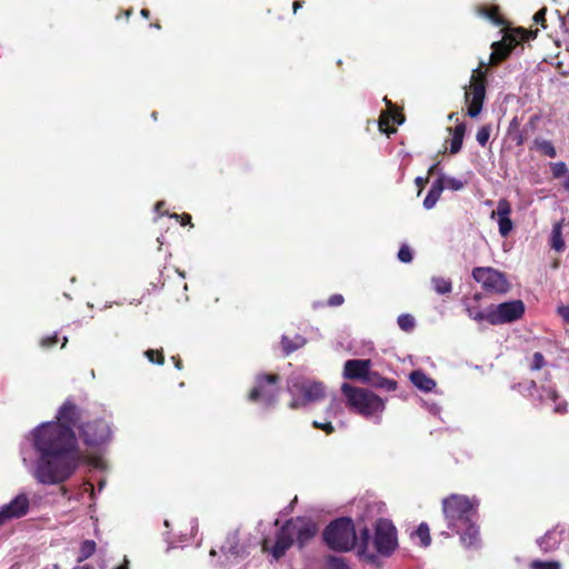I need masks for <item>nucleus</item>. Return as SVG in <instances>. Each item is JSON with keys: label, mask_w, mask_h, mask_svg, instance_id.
<instances>
[{"label": "nucleus", "mask_w": 569, "mask_h": 569, "mask_svg": "<svg viewBox=\"0 0 569 569\" xmlns=\"http://www.w3.org/2000/svg\"><path fill=\"white\" fill-rule=\"evenodd\" d=\"M78 432L83 443L91 448L100 447L111 438L110 426L102 418L86 421Z\"/></svg>", "instance_id": "1a4fd4ad"}, {"label": "nucleus", "mask_w": 569, "mask_h": 569, "mask_svg": "<svg viewBox=\"0 0 569 569\" xmlns=\"http://www.w3.org/2000/svg\"><path fill=\"white\" fill-rule=\"evenodd\" d=\"M30 509V499L27 493H19L9 503L0 507V527L6 523L20 519L28 515Z\"/></svg>", "instance_id": "4468645a"}, {"label": "nucleus", "mask_w": 569, "mask_h": 569, "mask_svg": "<svg viewBox=\"0 0 569 569\" xmlns=\"http://www.w3.org/2000/svg\"><path fill=\"white\" fill-rule=\"evenodd\" d=\"M537 545L545 553L559 549L569 552V526L558 523L537 539Z\"/></svg>", "instance_id": "9b49d317"}, {"label": "nucleus", "mask_w": 569, "mask_h": 569, "mask_svg": "<svg viewBox=\"0 0 569 569\" xmlns=\"http://www.w3.org/2000/svg\"><path fill=\"white\" fill-rule=\"evenodd\" d=\"M58 342H59L58 335L54 333L52 336H48V337L42 338L41 341H40V346L43 349H50V348H53Z\"/></svg>", "instance_id": "79ce46f5"}, {"label": "nucleus", "mask_w": 569, "mask_h": 569, "mask_svg": "<svg viewBox=\"0 0 569 569\" xmlns=\"http://www.w3.org/2000/svg\"><path fill=\"white\" fill-rule=\"evenodd\" d=\"M562 222L558 221L553 224L551 237H550V247L555 249L556 251L560 252L563 251L566 248L563 238H562Z\"/></svg>", "instance_id": "c85d7f7f"}, {"label": "nucleus", "mask_w": 569, "mask_h": 569, "mask_svg": "<svg viewBox=\"0 0 569 569\" xmlns=\"http://www.w3.org/2000/svg\"><path fill=\"white\" fill-rule=\"evenodd\" d=\"M472 278L480 283L487 292L502 295L507 293L511 287L506 274L491 267L473 268Z\"/></svg>", "instance_id": "6e6552de"}, {"label": "nucleus", "mask_w": 569, "mask_h": 569, "mask_svg": "<svg viewBox=\"0 0 569 569\" xmlns=\"http://www.w3.org/2000/svg\"><path fill=\"white\" fill-rule=\"evenodd\" d=\"M410 381L416 386L418 389L429 392L433 390L436 387V381L428 377L423 371L421 370H415L410 373Z\"/></svg>", "instance_id": "b1692460"}, {"label": "nucleus", "mask_w": 569, "mask_h": 569, "mask_svg": "<svg viewBox=\"0 0 569 569\" xmlns=\"http://www.w3.org/2000/svg\"><path fill=\"white\" fill-rule=\"evenodd\" d=\"M171 361L173 362L174 367L178 369V370H182L183 369V365H182V360L180 358L179 355L177 356H172L171 357Z\"/></svg>", "instance_id": "5fc2aeb1"}, {"label": "nucleus", "mask_w": 569, "mask_h": 569, "mask_svg": "<svg viewBox=\"0 0 569 569\" xmlns=\"http://www.w3.org/2000/svg\"><path fill=\"white\" fill-rule=\"evenodd\" d=\"M437 164H433L429 168L428 170V176L432 174L435 172V169H436Z\"/></svg>", "instance_id": "052dcab7"}, {"label": "nucleus", "mask_w": 569, "mask_h": 569, "mask_svg": "<svg viewBox=\"0 0 569 569\" xmlns=\"http://www.w3.org/2000/svg\"><path fill=\"white\" fill-rule=\"evenodd\" d=\"M268 543V539L262 541V550L270 551L276 560L282 558L286 552L295 545V538L287 521L277 531L274 545L269 548Z\"/></svg>", "instance_id": "2eb2a0df"}, {"label": "nucleus", "mask_w": 569, "mask_h": 569, "mask_svg": "<svg viewBox=\"0 0 569 569\" xmlns=\"http://www.w3.org/2000/svg\"><path fill=\"white\" fill-rule=\"evenodd\" d=\"M306 342L307 340L300 335H295L292 338L283 335L281 338V347L286 355H290L299 348L303 347Z\"/></svg>", "instance_id": "cd10ccee"}, {"label": "nucleus", "mask_w": 569, "mask_h": 569, "mask_svg": "<svg viewBox=\"0 0 569 569\" xmlns=\"http://www.w3.org/2000/svg\"><path fill=\"white\" fill-rule=\"evenodd\" d=\"M97 545L93 540H84L80 545L78 561L90 558L96 551Z\"/></svg>", "instance_id": "473e14b6"}, {"label": "nucleus", "mask_w": 569, "mask_h": 569, "mask_svg": "<svg viewBox=\"0 0 569 569\" xmlns=\"http://www.w3.org/2000/svg\"><path fill=\"white\" fill-rule=\"evenodd\" d=\"M114 569H129V560L124 559L123 563L116 567Z\"/></svg>", "instance_id": "13d9d810"}, {"label": "nucleus", "mask_w": 569, "mask_h": 569, "mask_svg": "<svg viewBox=\"0 0 569 569\" xmlns=\"http://www.w3.org/2000/svg\"><path fill=\"white\" fill-rule=\"evenodd\" d=\"M467 311H468L469 317L476 321L487 320V312H483L480 310H475L472 308H468Z\"/></svg>", "instance_id": "49530a36"}, {"label": "nucleus", "mask_w": 569, "mask_h": 569, "mask_svg": "<svg viewBox=\"0 0 569 569\" xmlns=\"http://www.w3.org/2000/svg\"><path fill=\"white\" fill-rule=\"evenodd\" d=\"M511 204L507 199H500L497 204V210L492 211L491 218L498 216L499 233L502 237H507L513 228V223L510 219Z\"/></svg>", "instance_id": "6ab92c4d"}, {"label": "nucleus", "mask_w": 569, "mask_h": 569, "mask_svg": "<svg viewBox=\"0 0 569 569\" xmlns=\"http://www.w3.org/2000/svg\"><path fill=\"white\" fill-rule=\"evenodd\" d=\"M535 147L545 156L549 158H555L557 156V151L555 146L549 140L536 139Z\"/></svg>", "instance_id": "2f4dec72"}, {"label": "nucleus", "mask_w": 569, "mask_h": 569, "mask_svg": "<svg viewBox=\"0 0 569 569\" xmlns=\"http://www.w3.org/2000/svg\"><path fill=\"white\" fill-rule=\"evenodd\" d=\"M513 139L516 140V144L519 147L525 142V137L521 132H519Z\"/></svg>", "instance_id": "6e6d98bb"}, {"label": "nucleus", "mask_w": 569, "mask_h": 569, "mask_svg": "<svg viewBox=\"0 0 569 569\" xmlns=\"http://www.w3.org/2000/svg\"><path fill=\"white\" fill-rule=\"evenodd\" d=\"M322 538L325 543L333 551L346 552L359 547V555L366 556L373 561L375 553H369L370 530L365 527L360 530V538L356 533L355 523L351 518L342 517L331 521L323 530Z\"/></svg>", "instance_id": "f03ea898"}, {"label": "nucleus", "mask_w": 569, "mask_h": 569, "mask_svg": "<svg viewBox=\"0 0 569 569\" xmlns=\"http://www.w3.org/2000/svg\"><path fill=\"white\" fill-rule=\"evenodd\" d=\"M456 116H457V113L452 112V113H450V114H449V117H448V118H449V120H452V119H455V118H456Z\"/></svg>", "instance_id": "338daca9"}, {"label": "nucleus", "mask_w": 569, "mask_h": 569, "mask_svg": "<svg viewBox=\"0 0 569 569\" xmlns=\"http://www.w3.org/2000/svg\"><path fill=\"white\" fill-rule=\"evenodd\" d=\"M480 297H481V296H480L479 293L475 295V299H476V300H479V299H480Z\"/></svg>", "instance_id": "774afa93"}, {"label": "nucleus", "mask_w": 569, "mask_h": 569, "mask_svg": "<svg viewBox=\"0 0 569 569\" xmlns=\"http://www.w3.org/2000/svg\"><path fill=\"white\" fill-rule=\"evenodd\" d=\"M172 218H174L177 221H179V223L181 226H190V227H193L192 222H191V216L189 213H181V214H178V213H173L171 216Z\"/></svg>", "instance_id": "a18cd8bd"}, {"label": "nucleus", "mask_w": 569, "mask_h": 569, "mask_svg": "<svg viewBox=\"0 0 569 569\" xmlns=\"http://www.w3.org/2000/svg\"><path fill=\"white\" fill-rule=\"evenodd\" d=\"M67 342H68V338L63 337L61 348H63L67 345Z\"/></svg>", "instance_id": "69168bd1"}, {"label": "nucleus", "mask_w": 569, "mask_h": 569, "mask_svg": "<svg viewBox=\"0 0 569 569\" xmlns=\"http://www.w3.org/2000/svg\"><path fill=\"white\" fill-rule=\"evenodd\" d=\"M443 177L438 178L431 186L430 190L428 191L425 200H423V207L426 209H431L436 206L437 201L439 200L445 186H443Z\"/></svg>", "instance_id": "393cba45"}, {"label": "nucleus", "mask_w": 569, "mask_h": 569, "mask_svg": "<svg viewBox=\"0 0 569 569\" xmlns=\"http://www.w3.org/2000/svg\"><path fill=\"white\" fill-rule=\"evenodd\" d=\"M459 536L461 543L467 548L478 547L480 543V530L478 526V515L469 522L453 529Z\"/></svg>", "instance_id": "a211bd4d"}, {"label": "nucleus", "mask_w": 569, "mask_h": 569, "mask_svg": "<svg viewBox=\"0 0 569 569\" xmlns=\"http://www.w3.org/2000/svg\"><path fill=\"white\" fill-rule=\"evenodd\" d=\"M545 357L541 352H535L532 356V362L530 365L531 370H540L545 366Z\"/></svg>", "instance_id": "a19ab883"}, {"label": "nucleus", "mask_w": 569, "mask_h": 569, "mask_svg": "<svg viewBox=\"0 0 569 569\" xmlns=\"http://www.w3.org/2000/svg\"><path fill=\"white\" fill-rule=\"evenodd\" d=\"M84 409L77 405L76 400L72 397L67 398L63 403L58 409L56 416V423H62L64 426H69V428L80 429V426L84 423Z\"/></svg>", "instance_id": "ddd939ff"}, {"label": "nucleus", "mask_w": 569, "mask_h": 569, "mask_svg": "<svg viewBox=\"0 0 569 569\" xmlns=\"http://www.w3.org/2000/svg\"><path fill=\"white\" fill-rule=\"evenodd\" d=\"M74 569H94L91 566L76 567Z\"/></svg>", "instance_id": "680f3d73"}, {"label": "nucleus", "mask_w": 569, "mask_h": 569, "mask_svg": "<svg viewBox=\"0 0 569 569\" xmlns=\"http://www.w3.org/2000/svg\"><path fill=\"white\" fill-rule=\"evenodd\" d=\"M370 359H350L345 362L343 377L350 380H360L366 383L370 373Z\"/></svg>", "instance_id": "dca6fc26"}, {"label": "nucleus", "mask_w": 569, "mask_h": 569, "mask_svg": "<svg viewBox=\"0 0 569 569\" xmlns=\"http://www.w3.org/2000/svg\"><path fill=\"white\" fill-rule=\"evenodd\" d=\"M144 356L151 363L160 366L164 363V355L162 349H148L144 351Z\"/></svg>", "instance_id": "e433bc0d"}, {"label": "nucleus", "mask_w": 569, "mask_h": 569, "mask_svg": "<svg viewBox=\"0 0 569 569\" xmlns=\"http://www.w3.org/2000/svg\"><path fill=\"white\" fill-rule=\"evenodd\" d=\"M479 500L465 495L451 493L442 499L441 508L449 529L469 522L478 515Z\"/></svg>", "instance_id": "7ed1b4c3"}, {"label": "nucleus", "mask_w": 569, "mask_h": 569, "mask_svg": "<svg viewBox=\"0 0 569 569\" xmlns=\"http://www.w3.org/2000/svg\"><path fill=\"white\" fill-rule=\"evenodd\" d=\"M428 180H429V177H426V178L417 177L415 179L416 186L419 188V193L422 191L425 186L428 183Z\"/></svg>", "instance_id": "603ef678"}, {"label": "nucleus", "mask_w": 569, "mask_h": 569, "mask_svg": "<svg viewBox=\"0 0 569 569\" xmlns=\"http://www.w3.org/2000/svg\"><path fill=\"white\" fill-rule=\"evenodd\" d=\"M431 281L435 291L439 295H446L452 291V283L449 279L442 277H433Z\"/></svg>", "instance_id": "7c9ffc66"}, {"label": "nucleus", "mask_w": 569, "mask_h": 569, "mask_svg": "<svg viewBox=\"0 0 569 569\" xmlns=\"http://www.w3.org/2000/svg\"><path fill=\"white\" fill-rule=\"evenodd\" d=\"M558 315L569 323V306H560L558 308Z\"/></svg>", "instance_id": "3c124183"}, {"label": "nucleus", "mask_w": 569, "mask_h": 569, "mask_svg": "<svg viewBox=\"0 0 569 569\" xmlns=\"http://www.w3.org/2000/svg\"><path fill=\"white\" fill-rule=\"evenodd\" d=\"M161 206H162V202H158V203L156 204V210H157V211L162 210V207H161Z\"/></svg>", "instance_id": "e2e57ef3"}, {"label": "nucleus", "mask_w": 569, "mask_h": 569, "mask_svg": "<svg viewBox=\"0 0 569 569\" xmlns=\"http://www.w3.org/2000/svg\"><path fill=\"white\" fill-rule=\"evenodd\" d=\"M33 448L38 453L36 479L42 485H58L68 480L82 460L73 429L53 421L32 431Z\"/></svg>", "instance_id": "f257e3e1"}, {"label": "nucleus", "mask_w": 569, "mask_h": 569, "mask_svg": "<svg viewBox=\"0 0 569 569\" xmlns=\"http://www.w3.org/2000/svg\"><path fill=\"white\" fill-rule=\"evenodd\" d=\"M341 391L347 399L348 408L360 416L368 418L385 410L383 400L372 391L349 383H343Z\"/></svg>", "instance_id": "20e7f679"}, {"label": "nucleus", "mask_w": 569, "mask_h": 569, "mask_svg": "<svg viewBox=\"0 0 569 569\" xmlns=\"http://www.w3.org/2000/svg\"><path fill=\"white\" fill-rule=\"evenodd\" d=\"M287 522L295 538V543L300 550L317 536L319 530L318 525L306 517L290 518Z\"/></svg>", "instance_id": "f8f14e48"}, {"label": "nucleus", "mask_w": 569, "mask_h": 569, "mask_svg": "<svg viewBox=\"0 0 569 569\" xmlns=\"http://www.w3.org/2000/svg\"><path fill=\"white\" fill-rule=\"evenodd\" d=\"M398 259L401 262L409 263L412 261V252L407 244H402L398 251Z\"/></svg>", "instance_id": "58836bf2"}, {"label": "nucleus", "mask_w": 569, "mask_h": 569, "mask_svg": "<svg viewBox=\"0 0 569 569\" xmlns=\"http://www.w3.org/2000/svg\"><path fill=\"white\" fill-rule=\"evenodd\" d=\"M413 536H416L420 540V545L422 547H429L431 543V537H430V529L429 526L426 522H421L416 531L413 532Z\"/></svg>", "instance_id": "c756f323"}, {"label": "nucleus", "mask_w": 569, "mask_h": 569, "mask_svg": "<svg viewBox=\"0 0 569 569\" xmlns=\"http://www.w3.org/2000/svg\"><path fill=\"white\" fill-rule=\"evenodd\" d=\"M485 67V62H480L479 67L473 70L469 90L465 94L468 103L467 114L471 118H477L483 107L487 84V69Z\"/></svg>", "instance_id": "423d86ee"}, {"label": "nucleus", "mask_w": 569, "mask_h": 569, "mask_svg": "<svg viewBox=\"0 0 569 569\" xmlns=\"http://www.w3.org/2000/svg\"><path fill=\"white\" fill-rule=\"evenodd\" d=\"M387 104V110L382 111L379 117V129L380 131L387 133L388 136L390 133L396 132L395 128L390 127V123H397L401 124L405 121V116L402 114L401 110L393 104L387 97L383 99Z\"/></svg>", "instance_id": "f3484780"}, {"label": "nucleus", "mask_w": 569, "mask_h": 569, "mask_svg": "<svg viewBox=\"0 0 569 569\" xmlns=\"http://www.w3.org/2000/svg\"><path fill=\"white\" fill-rule=\"evenodd\" d=\"M567 407H568L567 402L566 401H561V402L556 405L555 412L556 413H560V415L566 413L567 412Z\"/></svg>", "instance_id": "864d4df0"}, {"label": "nucleus", "mask_w": 569, "mask_h": 569, "mask_svg": "<svg viewBox=\"0 0 569 569\" xmlns=\"http://www.w3.org/2000/svg\"><path fill=\"white\" fill-rule=\"evenodd\" d=\"M281 378L277 373H260L254 379V386L248 393L251 402H261L266 407L276 403L279 395V382Z\"/></svg>", "instance_id": "39448f33"}, {"label": "nucleus", "mask_w": 569, "mask_h": 569, "mask_svg": "<svg viewBox=\"0 0 569 569\" xmlns=\"http://www.w3.org/2000/svg\"><path fill=\"white\" fill-rule=\"evenodd\" d=\"M525 309L522 300L502 302L487 311V321L490 325L513 322L523 316Z\"/></svg>", "instance_id": "9d476101"}, {"label": "nucleus", "mask_w": 569, "mask_h": 569, "mask_svg": "<svg viewBox=\"0 0 569 569\" xmlns=\"http://www.w3.org/2000/svg\"><path fill=\"white\" fill-rule=\"evenodd\" d=\"M312 427L325 431L327 435H331L335 432V427L332 426V423L330 421L319 422V421L315 420L312 422Z\"/></svg>", "instance_id": "37998d69"}, {"label": "nucleus", "mask_w": 569, "mask_h": 569, "mask_svg": "<svg viewBox=\"0 0 569 569\" xmlns=\"http://www.w3.org/2000/svg\"><path fill=\"white\" fill-rule=\"evenodd\" d=\"M447 187L451 190H460L463 187V183L455 178L447 179Z\"/></svg>", "instance_id": "09e8293b"}, {"label": "nucleus", "mask_w": 569, "mask_h": 569, "mask_svg": "<svg viewBox=\"0 0 569 569\" xmlns=\"http://www.w3.org/2000/svg\"><path fill=\"white\" fill-rule=\"evenodd\" d=\"M543 391L546 392V398L556 402L559 398L558 391L555 388H545Z\"/></svg>", "instance_id": "8fccbe9b"}, {"label": "nucleus", "mask_w": 569, "mask_h": 569, "mask_svg": "<svg viewBox=\"0 0 569 569\" xmlns=\"http://www.w3.org/2000/svg\"><path fill=\"white\" fill-rule=\"evenodd\" d=\"M546 13H547V8L543 7L540 10H538L535 13V16H533V21L536 23H540L543 29L547 28V26H546Z\"/></svg>", "instance_id": "c03bdc74"}, {"label": "nucleus", "mask_w": 569, "mask_h": 569, "mask_svg": "<svg viewBox=\"0 0 569 569\" xmlns=\"http://www.w3.org/2000/svg\"><path fill=\"white\" fill-rule=\"evenodd\" d=\"M492 52L490 54L489 64L490 66H498L501 62H503L511 53V51L508 49V47L505 46V43H501L499 41H495L491 44Z\"/></svg>", "instance_id": "a878e982"}, {"label": "nucleus", "mask_w": 569, "mask_h": 569, "mask_svg": "<svg viewBox=\"0 0 569 569\" xmlns=\"http://www.w3.org/2000/svg\"><path fill=\"white\" fill-rule=\"evenodd\" d=\"M398 326L401 330L410 332L416 326L415 318L409 313H402L397 319Z\"/></svg>", "instance_id": "72a5a7b5"}, {"label": "nucleus", "mask_w": 569, "mask_h": 569, "mask_svg": "<svg viewBox=\"0 0 569 569\" xmlns=\"http://www.w3.org/2000/svg\"><path fill=\"white\" fill-rule=\"evenodd\" d=\"M343 301H345V299H343L342 295L336 293L329 298L328 305L330 307H338V306H341L343 303Z\"/></svg>", "instance_id": "de8ad7c7"}, {"label": "nucleus", "mask_w": 569, "mask_h": 569, "mask_svg": "<svg viewBox=\"0 0 569 569\" xmlns=\"http://www.w3.org/2000/svg\"><path fill=\"white\" fill-rule=\"evenodd\" d=\"M366 383L375 388L386 389L388 391H395L398 386L396 380L385 378L376 371H370Z\"/></svg>", "instance_id": "4be33fe9"}, {"label": "nucleus", "mask_w": 569, "mask_h": 569, "mask_svg": "<svg viewBox=\"0 0 569 569\" xmlns=\"http://www.w3.org/2000/svg\"><path fill=\"white\" fill-rule=\"evenodd\" d=\"M491 133V126L486 124L478 129L476 139L481 147H486Z\"/></svg>", "instance_id": "4c0bfd02"}, {"label": "nucleus", "mask_w": 569, "mask_h": 569, "mask_svg": "<svg viewBox=\"0 0 569 569\" xmlns=\"http://www.w3.org/2000/svg\"><path fill=\"white\" fill-rule=\"evenodd\" d=\"M476 11L479 16L485 17L488 20H490L495 26L500 27V26L505 24V19L500 14L498 6H492V7L479 6V7H477Z\"/></svg>", "instance_id": "bb28decb"}, {"label": "nucleus", "mask_w": 569, "mask_h": 569, "mask_svg": "<svg viewBox=\"0 0 569 569\" xmlns=\"http://www.w3.org/2000/svg\"><path fill=\"white\" fill-rule=\"evenodd\" d=\"M537 32L538 30L527 31L523 28H517L506 32L499 42L505 43V46L512 52V50L521 42L529 40L531 37L535 38Z\"/></svg>", "instance_id": "aec40b11"}, {"label": "nucleus", "mask_w": 569, "mask_h": 569, "mask_svg": "<svg viewBox=\"0 0 569 569\" xmlns=\"http://www.w3.org/2000/svg\"><path fill=\"white\" fill-rule=\"evenodd\" d=\"M327 569H350L342 557L328 556L326 559Z\"/></svg>", "instance_id": "c9c22d12"}, {"label": "nucleus", "mask_w": 569, "mask_h": 569, "mask_svg": "<svg viewBox=\"0 0 569 569\" xmlns=\"http://www.w3.org/2000/svg\"><path fill=\"white\" fill-rule=\"evenodd\" d=\"M373 547L377 553L389 557L398 547L397 529L391 520L379 518L375 522Z\"/></svg>", "instance_id": "0eeeda50"}, {"label": "nucleus", "mask_w": 569, "mask_h": 569, "mask_svg": "<svg viewBox=\"0 0 569 569\" xmlns=\"http://www.w3.org/2000/svg\"><path fill=\"white\" fill-rule=\"evenodd\" d=\"M140 14H141L143 18L149 19V17H150V11H149L148 9H142V10L140 11Z\"/></svg>", "instance_id": "bf43d9fd"}, {"label": "nucleus", "mask_w": 569, "mask_h": 569, "mask_svg": "<svg viewBox=\"0 0 569 569\" xmlns=\"http://www.w3.org/2000/svg\"><path fill=\"white\" fill-rule=\"evenodd\" d=\"M300 391L305 403L319 401L325 397V386L321 382L303 383Z\"/></svg>", "instance_id": "412c9836"}, {"label": "nucleus", "mask_w": 569, "mask_h": 569, "mask_svg": "<svg viewBox=\"0 0 569 569\" xmlns=\"http://www.w3.org/2000/svg\"><path fill=\"white\" fill-rule=\"evenodd\" d=\"M466 130L467 127L465 122H458L455 128H449V131L452 133L449 149L451 154H456L461 150Z\"/></svg>", "instance_id": "5701e85b"}, {"label": "nucleus", "mask_w": 569, "mask_h": 569, "mask_svg": "<svg viewBox=\"0 0 569 569\" xmlns=\"http://www.w3.org/2000/svg\"><path fill=\"white\" fill-rule=\"evenodd\" d=\"M302 3H303V2H302L301 0H296V1L293 2V6H292V7H293V12H295V13L298 11V9H299V8H301V7H302Z\"/></svg>", "instance_id": "4d7b16f0"}, {"label": "nucleus", "mask_w": 569, "mask_h": 569, "mask_svg": "<svg viewBox=\"0 0 569 569\" xmlns=\"http://www.w3.org/2000/svg\"><path fill=\"white\" fill-rule=\"evenodd\" d=\"M530 569H561V563L557 560H532Z\"/></svg>", "instance_id": "f704fd0d"}, {"label": "nucleus", "mask_w": 569, "mask_h": 569, "mask_svg": "<svg viewBox=\"0 0 569 569\" xmlns=\"http://www.w3.org/2000/svg\"><path fill=\"white\" fill-rule=\"evenodd\" d=\"M161 206H162V202H158V203L156 204V210H157V211L162 210V207H161Z\"/></svg>", "instance_id": "0e129e2a"}, {"label": "nucleus", "mask_w": 569, "mask_h": 569, "mask_svg": "<svg viewBox=\"0 0 569 569\" xmlns=\"http://www.w3.org/2000/svg\"><path fill=\"white\" fill-rule=\"evenodd\" d=\"M551 171L555 178H561L567 173L568 169L566 163L560 161L551 164Z\"/></svg>", "instance_id": "ea45409f"}]
</instances>
